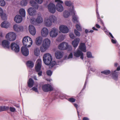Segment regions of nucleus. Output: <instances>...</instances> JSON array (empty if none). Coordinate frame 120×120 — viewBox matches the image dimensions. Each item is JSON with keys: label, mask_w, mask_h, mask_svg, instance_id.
<instances>
[{"label": "nucleus", "mask_w": 120, "mask_h": 120, "mask_svg": "<svg viewBox=\"0 0 120 120\" xmlns=\"http://www.w3.org/2000/svg\"><path fill=\"white\" fill-rule=\"evenodd\" d=\"M52 60V56L50 54L47 53L44 55L43 57V60L44 63L47 65H49L51 68L55 65H60V62L58 61L56 63L55 61L51 62Z\"/></svg>", "instance_id": "obj_1"}, {"label": "nucleus", "mask_w": 120, "mask_h": 120, "mask_svg": "<svg viewBox=\"0 0 120 120\" xmlns=\"http://www.w3.org/2000/svg\"><path fill=\"white\" fill-rule=\"evenodd\" d=\"M50 44V40L48 38H46L44 40L42 45L40 47V50L41 52H45L49 47Z\"/></svg>", "instance_id": "obj_2"}, {"label": "nucleus", "mask_w": 120, "mask_h": 120, "mask_svg": "<svg viewBox=\"0 0 120 120\" xmlns=\"http://www.w3.org/2000/svg\"><path fill=\"white\" fill-rule=\"evenodd\" d=\"M23 45L26 47H30L32 44L33 41L31 38L28 36L25 37L23 39Z\"/></svg>", "instance_id": "obj_3"}, {"label": "nucleus", "mask_w": 120, "mask_h": 120, "mask_svg": "<svg viewBox=\"0 0 120 120\" xmlns=\"http://www.w3.org/2000/svg\"><path fill=\"white\" fill-rule=\"evenodd\" d=\"M41 65V60L39 59L36 62L35 68L36 71L38 72V74L39 76H41L42 74V71H40Z\"/></svg>", "instance_id": "obj_4"}, {"label": "nucleus", "mask_w": 120, "mask_h": 120, "mask_svg": "<svg viewBox=\"0 0 120 120\" xmlns=\"http://www.w3.org/2000/svg\"><path fill=\"white\" fill-rule=\"evenodd\" d=\"M42 90L45 92H48L52 91L53 88L51 85L46 84L43 85L41 87Z\"/></svg>", "instance_id": "obj_5"}, {"label": "nucleus", "mask_w": 120, "mask_h": 120, "mask_svg": "<svg viewBox=\"0 0 120 120\" xmlns=\"http://www.w3.org/2000/svg\"><path fill=\"white\" fill-rule=\"evenodd\" d=\"M16 35L15 33L11 32L8 33L6 37V38L8 40L12 41L15 40L16 38Z\"/></svg>", "instance_id": "obj_6"}, {"label": "nucleus", "mask_w": 120, "mask_h": 120, "mask_svg": "<svg viewBox=\"0 0 120 120\" xmlns=\"http://www.w3.org/2000/svg\"><path fill=\"white\" fill-rule=\"evenodd\" d=\"M55 2H57V4L56 5V10L60 12H62L63 10V7L60 4H62L63 2L60 0H55Z\"/></svg>", "instance_id": "obj_7"}, {"label": "nucleus", "mask_w": 120, "mask_h": 120, "mask_svg": "<svg viewBox=\"0 0 120 120\" xmlns=\"http://www.w3.org/2000/svg\"><path fill=\"white\" fill-rule=\"evenodd\" d=\"M30 21L32 24H34L36 22L39 23L42 22L43 19L41 16H38L36 19L34 18H32L30 19Z\"/></svg>", "instance_id": "obj_8"}, {"label": "nucleus", "mask_w": 120, "mask_h": 120, "mask_svg": "<svg viewBox=\"0 0 120 120\" xmlns=\"http://www.w3.org/2000/svg\"><path fill=\"white\" fill-rule=\"evenodd\" d=\"M105 32L111 39L112 42L113 44H115L116 45H117L118 43L117 42V41L114 38L112 34L110 32H109L108 30H105Z\"/></svg>", "instance_id": "obj_9"}, {"label": "nucleus", "mask_w": 120, "mask_h": 120, "mask_svg": "<svg viewBox=\"0 0 120 120\" xmlns=\"http://www.w3.org/2000/svg\"><path fill=\"white\" fill-rule=\"evenodd\" d=\"M11 49L15 52H18L19 51L20 48L19 45L15 43H12L11 45Z\"/></svg>", "instance_id": "obj_10"}, {"label": "nucleus", "mask_w": 120, "mask_h": 120, "mask_svg": "<svg viewBox=\"0 0 120 120\" xmlns=\"http://www.w3.org/2000/svg\"><path fill=\"white\" fill-rule=\"evenodd\" d=\"M49 11L51 13H54L56 11L55 5L52 3H50L48 6Z\"/></svg>", "instance_id": "obj_11"}, {"label": "nucleus", "mask_w": 120, "mask_h": 120, "mask_svg": "<svg viewBox=\"0 0 120 120\" xmlns=\"http://www.w3.org/2000/svg\"><path fill=\"white\" fill-rule=\"evenodd\" d=\"M74 56L77 57H80V58L83 60V54L82 52L80 51L79 49H77L76 51L74 52Z\"/></svg>", "instance_id": "obj_12"}, {"label": "nucleus", "mask_w": 120, "mask_h": 120, "mask_svg": "<svg viewBox=\"0 0 120 120\" xmlns=\"http://www.w3.org/2000/svg\"><path fill=\"white\" fill-rule=\"evenodd\" d=\"M120 70V67H118L116 70L114 71L113 72H112V78L116 80L118 78V74L119 71Z\"/></svg>", "instance_id": "obj_13"}, {"label": "nucleus", "mask_w": 120, "mask_h": 120, "mask_svg": "<svg viewBox=\"0 0 120 120\" xmlns=\"http://www.w3.org/2000/svg\"><path fill=\"white\" fill-rule=\"evenodd\" d=\"M68 44L65 42H63L60 44L58 46V48L60 49L65 50L68 47Z\"/></svg>", "instance_id": "obj_14"}, {"label": "nucleus", "mask_w": 120, "mask_h": 120, "mask_svg": "<svg viewBox=\"0 0 120 120\" xmlns=\"http://www.w3.org/2000/svg\"><path fill=\"white\" fill-rule=\"evenodd\" d=\"M21 52L22 54L25 56H27L29 54V51L28 49L26 47H22L21 49Z\"/></svg>", "instance_id": "obj_15"}, {"label": "nucleus", "mask_w": 120, "mask_h": 120, "mask_svg": "<svg viewBox=\"0 0 120 120\" xmlns=\"http://www.w3.org/2000/svg\"><path fill=\"white\" fill-rule=\"evenodd\" d=\"M10 42L7 40H4L2 42V46L5 48L8 49L9 48Z\"/></svg>", "instance_id": "obj_16"}, {"label": "nucleus", "mask_w": 120, "mask_h": 120, "mask_svg": "<svg viewBox=\"0 0 120 120\" xmlns=\"http://www.w3.org/2000/svg\"><path fill=\"white\" fill-rule=\"evenodd\" d=\"M64 54L62 52L57 51L55 53V56L57 59H60L63 57Z\"/></svg>", "instance_id": "obj_17"}, {"label": "nucleus", "mask_w": 120, "mask_h": 120, "mask_svg": "<svg viewBox=\"0 0 120 120\" xmlns=\"http://www.w3.org/2000/svg\"><path fill=\"white\" fill-rule=\"evenodd\" d=\"M80 41L79 38L75 39L72 42V44L75 48H76L78 46Z\"/></svg>", "instance_id": "obj_18"}, {"label": "nucleus", "mask_w": 120, "mask_h": 120, "mask_svg": "<svg viewBox=\"0 0 120 120\" xmlns=\"http://www.w3.org/2000/svg\"><path fill=\"white\" fill-rule=\"evenodd\" d=\"M28 12L29 15L31 16H33L35 14L36 11L34 8H30L28 9Z\"/></svg>", "instance_id": "obj_19"}, {"label": "nucleus", "mask_w": 120, "mask_h": 120, "mask_svg": "<svg viewBox=\"0 0 120 120\" xmlns=\"http://www.w3.org/2000/svg\"><path fill=\"white\" fill-rule=\"evenodd\" d=\"M42 41V38L41 36H39L36 39L35 42L38 45H39L41 44Z\"/></svg>", "instance_id": "obj_20"}, {"label": "nucleus", "mask_w": 120, "mask_h": 120, "mask_svg": "<svg viewBox=\"0 0 120 120\" xmlns=\"http://www.w3.org/2000/svg\"><path fill=\"white\" fill-rule=\"evenodd\" d=\"M14 21L17 23L21 22L22 20L21 16L19 15H16L14 18Z\"/></svg>", "instance_id": "obj_21"}, {"label": "nucleus", "mask_w": 120, "mask_h": 120, "mask_svg": "<svg viewBox=\"0 0 120 120\" xmlns=\"http://www.w3.org/2000/svg\"><path fill=\"white\" fill-rule=\"evenodd\" d=\"M0 16H1L2 19L3 20H5L6 19L7 16L6 14L4 13L2 9L0 7Z\"/></svg>", "instance_id": "obj_22"}, {"label": "nucleus", "mask_w": 120, "mask_h": 120, "mask_svg": "<svg viewBox=\"0 0 120 120\" xmlns=\"http://www.w3.org/2000/svg\"><path fill=\"white\" fill-rule=\"evenodd\" d=\"M34 84V82L31 78H29L27 82L28 86L30 88L32 87Z\"/></svg>", "instance_id": "obj_23"}, {"label": "nucleus", "mask_w": 120, "mask_h": 120, "mask_svg": "<svg viewBox=\"0 0 120 120\" xmlns=\"http://www.w3.org/2000/svg\"><path fill=\"white\" fill-rule=\"evenodd\" d=\"M71 13L73 15L72 19L73 22H78V18L77 17V15H75V12L74 11H72Z\"/></svg>", "instance_id": "obj_24"}, {"label": "nucleus", "mask_w": 120, "mask_h": 120, "mask_svg": "<svg viewBox=\"0 0 120 120\" xmlns=\"http://www.w3.org/2000/svg\"><path fill=\"white\" fill-rule=\"evenodd\" d=\"M58 30H51L50 32V37H56L58 34Z\"/></svg>", "instance_id": "obj_25"}, {"label": "nucleus", "mask_w": 120, "mask_h": 120, "mask_svg": "<svg viewBox=\"0 0 120 120\" xmlns=\"http://www.w3.org/2000/svg\"><path fill=\"white\" fill-rule=\"evenodd\" d=\"M9 24L7 21H4L2 22L0 25L2 27L7 28L9 26Z\"/></svg>", "instance_id": "obj_26"}, {"label": "nucleus", "mask_w": 120, "mask_h": 120, "mask_svg": "<svg viewBox=\"0 0 120 120\" xmlns=\"http://www.w3.org/2000/svg\"><path fill=\"white\" fill-rule=\"evenodd\" d=\"M79 49L82 51L84 52H86V46L84 43H81L79 46Z\"/></svg>", "instance_id": "obj_27"}, {"label": "nucleus", "mask_w": 120, "mask_h": 120, "mask_svg": "<svg viewBox=\"0 0 120 120\" xmlns=\"http://www.w3.org/2000/svg\"><path fill=\"white\" fill-rule=\"evenodd\" d=\"M49 19L51 22L52 23L55 22L57 20V18L55 16L53 15L50 16L49 17Z\"/></svg>", "instance_id": "obj_28"}, {"label": "nucleus", "mask_w": 120, "mask_h": 120, "mask_svg": "<svg viewBox=\"0 0 120 120\" xmlns=\"http://www.w3.org/2000/svg\"><path fill=\"white\" fill-rule=\"evenodd\" d=\"M14 30H23V28L22 26H18L16 24H15L13 26Z\"/></svg>", "instance_id": "obj_29"}, {"label": "nucleus", "mask_w": 120, "mask_h": 120, "mask_svg": "<svg viewBox=\"0 0 120 120\" xmlns=\"http://www.w3.org/2000/svg\"><path fill=\"white\" fill-rule=\"evenodd\" d=\"M19 13L22 17H24L25 15V11L23 8L20 9L19 11Z\"/></svg>", "instance_id": "obj_30"}, {"label": "nucleus", "mask_w": 120, "mask_h": 120, "mask_svg": "<svg viewBox=\"0 0 120 120\" xmlns=\"http://www.w3.org/2000/svg\"><path fill=\"white\" fill-rule=\"evenodd\" d=\"M26 64L27 67L30 68H32L34 66V64L32 61H27Z\"/></svg>", "instance_id": "obj_31"}, {"label": "nucleus", "mask_w": 120, "mask_h": 120, "mask_svg": "<svg viewBox=\"0 0 120 120\" xmlns=\"http://www.w3.org/2000/svg\"><path fill=\"white\" fill-rule=\"evenodd\" d=\"M48 34V30H41V34L43 37H46Z\"/></svg>", "instance_id": "obj_32"}, {"label": "nucleus", "mask_w": 120, "mask_h": 120, "mask_svg": "<svg viewBox=\"0 0 120 120\" xmlns=\"http://www.w3.org/2000/svg\"><path fill=\"white\" fill-rule=\"evenodd\" d=\"M45 24L47 26L49 27L52 25V23L49 19H48L45 21Z\"/></svg>", "instance_id": "obj_33"}, {"label": "nucleus", "mask_w": 120, "mask_h": 120, "mask_svg": "<svg viewBox=\"0 0 120 120\" xmlns=\"http://www.w3.org/2000/svg\"><path fill=\"white\" fill-rule=\"evenodd\" d=\"M59 30H69L66 26L64 25H61L59 27Z\"/></svg>", "instance_id": "obj_34"}, {"label": "nucleus", "mask_w": 120, "mask_h": 120, "mask_svg": "<svg viewBox=\"0 0 120 120\" xmlns=\"http://www.w3.org/2000/svg\"><path fill=\"white\" fill-rule=\"evenodd\" d=\"M31 4L32 6L36 9H38V6L37 3L34 1L31 2Z\"/></svg>", "instance_id": "obj_35"}, {"label": "nucleus", "mask_w": 120, "mask_h": 120, "mask_svg": "<svg viewBox=\"0 0 120 120\" xmlns=\"http://www.w3.org/2000/svg\"><path fill=\"white\" fill-rule=\"evenodd\" d=\"M9 109V107L8 106H4L0 107V112L7 110Z\"/></svg>", "instance_id": "obj_36"}, {"label": "nucleus", "mask_w": 120, "mask_h": 120, "mask_svg": "<svg viewBox=\"0 0 120 120\" xmlns=\"http://www.w3.org/2000/svg\"><path fill=\"white\" fill-rule=\"evenodd\" d=\"M70 15V12L66 10L64 12L63 16L65 18H67Z\"/></svg>", "instance_id": "obj_37"}, {"label": "nucleus", "mask_w": 120, "mask_h": 120, "mask_svg": "<svg viewBox=\"0 0 120 120\" xmlns=\"http://www.w3.org/2000/svg\"><path fill=\"white\" fill-rule=\"evenodd\" d=\"M90 75H89V73H87V76L86 77V81L85 83V84L83 88V89H85L86 87V83H87V82H88V77H90Z\"/></svg>", "instance_id": "obj_38"}, {"label": "nucleus", "mask_w": 120, "mask_h": 120, "mask_svg": "<svg viewBox=\"0 0 120 120\" xmlns=\"http://www.w3.org/2000/svg\"><path fill=\"white\" fill-rule=\"evenodd\" d=\"M54 95L56 96H59L61 99H62L63 98L62 97V95L58 91H56Z\"/></svg>", "instance_id": "obj_39"}, {"label": "nucleus", "mask_w": 120, "mask_h": 120, "mask_svg": "<svg viewBox=\"0 0 120 120\" xmlns=\"http://www.w3.org/2000/svg\"><path fill=\"white\" fill-rule=\"evenodd\" d=\"M101 72L102 74H103L105 75H108L110 73L111 71L109 70H105L101 71Z\"/></svg>", "instance_id": "obj_40"}, {"label": "nucleus", "mask_w": 120, "mask_h": 120, "mask_svg": "<svg viewBox=\"0 0 120 120\" xmlns=\"http://www.w3.org/2000/svg\"><path fill=\"white\" fill-rule=\"evenodd\" d=\"M27 4V2L26 0H22L20 2V5L22 6H25Z\"/></svg>", "instance_id": "obj_41"}, {"label": "nucleus", "mask_w": 120, "mask_h": 120, "mask_svg": "<svg viewBox=\"0 0 120 120\" xmlns=\"http://www.w3.org/2000/svg\"><path fill=\"white\" fill-rule=\"evenodd\" d=\"M34 53L35 55L38 56L40 54V51L38 49L36 48L34 49Z\"/></svg>", "instance_id": "obj_42"}, {"label": "nucleus", "mask_w": 120, "mask_h": 120, "mask_svg": "<svg viewBox=\"0 0 120 120\" xmlns=\"http://www.w3.org/2000/svg\"><path fill=\"white\" fill-rule=\"evenodd\" d=\"M64 39V37L63 36H61L57 38L56 40L59 42H60L63 41Z\"/></svg>", "instance_id": "obj_43"}, {"label": "nucleus", "mask_w": 120, "mask_h": 120, "mask_svg": "<svg viewBox=\"0 0 120 120\" xmlns=\"http://www.w3.org/2000/svg\"><path fill=\"white\" fill-rule=\"evenodd\" d=\"M90 64V63L88 62L87 63V66L88 67V69L89 70H90L91 71L94 72L95 71V69L94 68H91L90 66L89 65Z\"/></svg>", "instance_id": "obj_44"}, {"label": "nucleus", "mask_w": 120, "mask_h": 120, "mask_svg": "<svg viewBox=\"0 0 120 120\" xmlns=\"http://www.w3.org/2000/svg\"><path fill=\"white\" fill-rule=\"evenodd\" d=\"M86 55L87 57L88 58H93L94 57L92 56L91 52H87Z\"/></svg>", "instance_id": "obj_45"}, {"label": "nucleus", "mask_w": 120, "mask_h": 120, "mask_svg": "<svg viewBox=\"0 0 120 120\" xmlns=\"http://www.w3.org/2000/svg\"><path fill=\"white\" fill-rule=\"evenodd\" d=\"M97 21L98 23L101 24L102 26H104V23L102 20L101 18L97 19Z\"/></svg>", "instance_id": "obj_46"}, {"label": "nucleus", "mask_w": 120, "mask_h": 120, "mask_svg": "<svg viewBox=\"0 0 120 120\" xmlns=\"http://www.w3.org/2000/svg\"><path fill=\"white\" fill-rule=\"evenodd\" d=\"M6 3L4 0H0V5L2 6H4Z\"/></svg>", "instance_id": "obj_47"}, {"label": "nucleus", "mask_w": 120, "mask_h": 120, "mask_svg": "<svg viewBox=\"0 0 120 120\" xmlns=\"http://www.w3.org/2000/svg\"><path fill=\"white\" fill-rule=\"evenodd\" d=\"M65 5L68 6H70L71 5V3L70 1H65Z\"/></svg>", "instance_id": "obj_48"}, {"label": "nucleus", "mask_w": 120, "mask_h": 120, "mask_svg": "<svg viewBox=\"0 0 120 120\" xmlns=\"http://www.w3.org/2000/svg\"><path fill=\"white\" fill-rule=\"evenodd\" d=\"M28 30H35L34 27L32 25H30L28 26Z\"/></svg>", "instance_id": "obj_49"}, {"label": "nucleus", "mask_w": 120, "mask_h": 120, "mask_svg": "<svg viewBox=\"0 0 120 120\" xmlns=\"http://www.w3.org/2000/svg\"><path fill=\"white\" fill-rule=\"evenodd\" d=\"M68 101L69 102L72 103L75 102L76 101V99L73 98H71L68 99Z\"/></svg>", "instance_id": "obj_50"}, {"label": "nucleus", "mask_w": 120, "mask_h": 120, "mask_svg": "<svg viewBox=\"0 0 120 120\" xmlns=\"http://www.w3.org/2000/svg\"><path fill=\"white\" fill-rule=\"evenodd\" d=\"M47 74L49 76H51L52 74V72L50 70H48L46 72Z\"/></svg>", "instance_id": "obj_51"}, {"label": "nucleus", "mask_w": 120, "mask_h": 120, "mask_svg": "<svg viewBox=\"0 0 120 120\" xmlns=\"http://www.w3.org/2000/svg\"><path fill=\"white\" fill-rule=\"evenodd\" d=\"M30 33L32 35H35L36 32V30H29Z\"/></svg>", "instance_id": "obj_52"}, {"label": "nucleus", "mask_w": 120, "mask_h": 120, "mask_svg": "<svg viewBox=\"0 0 120 120\" xmlns=\"http://www.w3.org/2000/svg\"><path fill=\"white\" fill-rule=\"evenodd\" d=\"M31 90L35 91V92L38 93V91L37 87H36L35 86L34 87L31 88Z\"/></svg>", "instance_id": "obj_53"}, {"label": "nucleus", "mask_w": 120, "mask_h": 120, "mask_svg": "<svg viewBox=\"0 0 120 120\" xmlns=\"http://www.w3.org/2000/svg\"><path fill=\"white\" fill-rule=\"evenodd\" d=\"M75 33V35L78 36H80V33L78 30H74Z\"/></svg>", "instance_id": "obj_54"}, {"label": "nucleus", "mask_w": 120, "mask_h": 120, "mask_svg": "<svg viewBox=\"0 0 120 120\" xmlns=\"http://www.w3.org/2000/svg\"><path fill=\"white\" fill-rule=\"evenodd\" d=\"M9 109L10 111L11 112H14L15 111L16 109L14 107H11Z\"/></svg>", "instance_id": "obj_55"}, {"label": "nucleus", "mask_w": 120, "mask_h": 120, "mask_svg": "<svg viewBox=\"0 0 120 120\" xmlns=\"http://www.w3.org/2000/svg\"><path fill=\"white\" fill-rule=\"evenodd\" d=\"M75 26L76 29H77V30H81V27L79 24H76Z\"/></svg>", "instance_id": "obj_56"}, {"label": "nucleus", "mask_w": 120, "mask_h": 120, "mask_svg": "<svg viewBox=\"0 0 120 120\" xmlns=\"http://www.w3.org/2000/svg\"><path fill=\"white\" fill-rule=\"evenodd\" d=\"M72 49V47L71 45H68V47L66 48V49H68V51H71Z\"/></svg>", "instance_id": "obj_57"}, {"label": "nucleus", "mask_w": 120, "mask_h": 120, "mask_svg": "<svg viewBox=\"0 0 120 120\" xmlns=\"http://www.w3.org/2000/svg\"><path fill=\"white\" fill-rule=\"evenodd\" d=\"M70 38L72 39H74V35L72 33H71L70 34Z\"/></svg>", "instance_id": "obj_58"}, {"label": "nucleus", "mask_w": 120, "mask_h": 120, "mask_svg": "<svg viewBox=\"0 0 120 120\" xmlns=\"http://www.w3.org/2000/svg\"><path fill=\"white\" fill-rule=\"evenodd\" d=\"M38 4H41L43 2V0H35Z\"/></svg>", "instance_id": "obj_59"}, {"label": "nucleus", "mask_w": 120, "mask_h": 120, "mask_svg": "<svg viewBox=\"0 0 120 120\" xmlns=\"http://www.w3.org/2000/svg\"><path fill=\"white\" fill-rule=\"evenodd\" d=\"M69 30H60L59 32L60 33L61 32L63 33H67L68 32Z\"/></svg>", "instance_id": "obj_60"}, {"label": "nucleus", "mask_w": 120, "mask_h": 120, "mask_svg": "<svg viewBox=\"0 0 120 120\" xmlns=\"http://www.w3.org/2000/svg\"><path fill=\"white\" fill-rule=\"evenodd\" d=\"M73 57V53L72 52L69 55L68 59L72 58Z\"/></svg>", "instance_id": "obj_61"}, {"label": "nucleus", "mask_w": 120, "mask_h": 120, "mask_svg": "<svg viewBox=\"0 0 120 120\" xmlns=\"http://www.w3.org/2000/svg\"><path fill=\"white\" fill-rule=\"evenodd\" d=\"M85 32L86 33H93L94 32V30H85Z\"/></svg>", "instance_id": "obj_62"}, {"label": "nucleus", "mask_w": 120, "mask_h": 120, "mask_svg": "<svg viewBox=\"0 0 120 120\" xmlns=\"http://www.w3.org/2000/svg\"><path fill=\"white\" fill-rule=\"evenodd\" d=\"M4 34L2 32H1L0 33V37H3L4 36Z\"/></svg>", "instance_id": "obj_63"}, {"label": "nucleus", "mask_w": 120, "mask_h": 120, "mask_svg": "<svg viewBox=\"0 0 120 120\" xmlns=\"http://www.w3.org/2000/svg\"><path fill=\"white\" fill-rule=\"evenodd\" d=\"M83 120H89V119L86 117H85L83 118Z\"/></svg>", "instance_id": "obj_64"}]
</instances>
